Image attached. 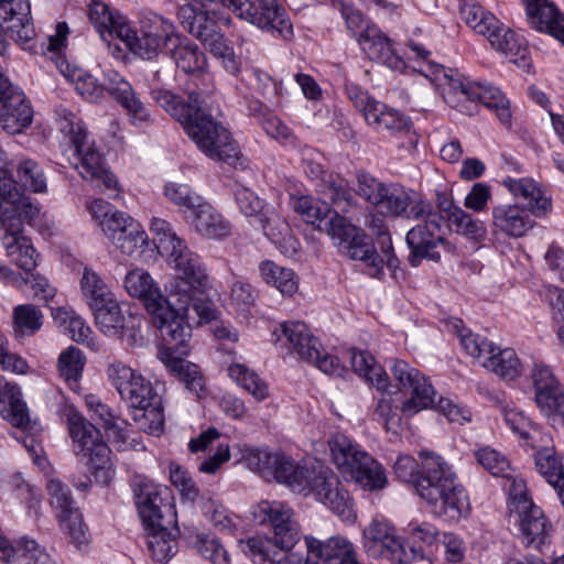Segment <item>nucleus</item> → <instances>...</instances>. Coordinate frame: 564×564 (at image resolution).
Listing matches in <instances>:
<instances>
[{"instance_id": "nucleus-1", "label": "nucleus", "mask_w": 564, "mask_h": 564, "mask_svg": "<svg viewBox=\"0 0 564 564\" xmlns=\"http://www.w3.org/2000/svg\"><path fill=\"white\" fill-rule=\"evenodd\" d=\"M151 96L183 126L186 134L206 156L229 164L238 159V144L230 132L202 107L199 93L188 90L186 102L163 88L153 89Z\"/></svg>"}, {"instance_id": "nucleus-2", "label": "nucleus", "mask_w": 564, "mask_h": 564, "mask_svg": "<svg viewBox=\"0 0 564 564\" xmlns=\"http://www.w3.org/2000/svg\"><path fill=\"white\" fill-rule=\"evenodd\" d=\"M419 458L421 468L415 490L430 511L447 521L466 517L470 511L469 499L452 466L434 452L421 451Z\"/></svg>"}, {"instance_id": "nucleus-3", "label": "nucleus", "mask_w": 564, "mask_h": 564, "mask_svg": "<svg viewBox=\"0 0 564 564\" xmlns=\"http://www.w3.org/2000/svg\"><path fill=\"white\" fill-rule=\"evenodd\" d=\"M288 487L296 494L312 496L344 521L356 520L354 501L348 490L334 470L319 462L296 465Z\"/></svg>"}, {"instance_id": "nucleus-4", "label": "nucleus", "mask_w": 564, "mask_h": 564, "mask_svg": "<svg viewBox=\"0 0 564 564\" xmlns=\"http://www.w3.org/2000/svg\"><path fill=\"white\" fill-rule=\"evenodd\" d=\"M257 517L269 522L273 536H254L247 542L249 554L258 563L280 564L285 552L295 547L300 541V529L293 520V511L280 501H261Z\"/></svg>"}, {"instance_id": "nucleus-5", "label": "nucleus", "mask_w": 564, "mask_h": 564, "mask_svg": "<svg viewBox=\"0 0 564 564\" xmlns=\"http://www.w3.org/2000/svg\"><path fill=\"white\" fill-rule=\"evenodd\" d=\"M65 415L75 454L86 460L97 484L108 485L115 469L111 451L101 440L99 430L73 406L66 409Z\"/></svg>"}, {"instance_id": "nucleus-6", "label": "nucleus", "mask_w": 564, "mask_h": 564, "mask_svg": "<svg viewBox=\"0 0 564 564\" xmlns=\"http://www.w3.org/2000/svg\"><path fill=\"white\" fill-rule=\"evenodd\" d=\"M165 257L169 265L175 271V275L165 285L167 302L184 310L193 294H205L210 288L207 269L200 257L185 242Z\"/></svg>"}, {"instance_id": "nucleus-7", "label": "nucleus", "mask_w": 564, "mask_h": 564, "mask_svg": "<svg viewBox=\"0 0 564 564\" xmlns=\"http://www.w3.org/2000/svg\"><path fill=\"white\" fill-rule=\"evenodd\" d=\"M325 230L338 251L351 260L365 263L366 272L372 278L383 274V258L376 251L371 239L347 218L338 213L324 221Z\"/></svg>"}, {"instance_id": "nucleus-8", "label": "nucleus", "mask_w": 564, "mask_h": 564, "mask_svg": "<svg viewBox=\"0 0 564 564\" xmlns=\"http://www.w3.org/2000/svg\"><path fill=\"white\" fill-rule=\"evenodd\" d=\"M509 522L518 527L522 543L528 547L539 550L550 540L551 524L529 497L523 480H513L510 485Z\"/></svg>"}, {"instance_id": "nucleus-9", "label": "nucleus", "mask_w": 564, "mask_h": 564, "mask_svg": "<svg viewBox=\"0 0 564 564\" xmlns=\"http://www.w3.org/2000/svg\"><path fill=\"white\" fill-rule=\"evenodd\" d=\"M138 510L148 531V547L151 556L158 562H166L177 551L175 536L163 525V505L161 490L152 485L141 488L138 496Z\"/></svg>"}, {"instance_id": "nucleus-10", "label": "nucleus", "mask_w": 564, "mask_h": 564, "mask_svg": "<svg viewBox=\"0 0 564 564\" xmlns=\"http://www.w3.org/2000/svg\"><path fill=\"white\" fill-rule=\"evenodd\" d=\"M118 39L135 55L143 59H152L159 55L164 47L178 40L174 25L154 13L143 15L139 26L120 24Z\"/></svg>"}, {"instance_id": "nucleus-11", "label": "nucleus", "mask_w": 564, "mask_h": 564, "mask_svg": "<svg viewBox=\"0 0 564 564\" xmlns=\"http://www.w3.org/2000/svg\"><path fill=\"white\" fill-rule=\"evenodd\" d=\"M203 294H193V299L184 310L167 302L159 326L162 337L181 352L185 354V347L192 336V328L208 323L216 318L217 311L213 303L202 297Z\"/></svg>"}, {"instance_id": "nucleus-12", "label": "nucleus", "mask_w": 564, "mask_h": 564, "mask_svg": "<svg viewBox=\"0 0 564 564\" xmlns=\"http://www.w3.org/2000/svg\"><path fill=\"white\" fill-rule=\"evenodd\" d=\"M409 219L420 223L406 234V243L411 249L409 262L417 267L423 258L438 261L441 256L435 250L438 245H444L442 236V215L434 210L431 203L420 198L410 209Z\"/></svg>"}, {"instance_id": "nucleus-13", "label": "nucleus", "mask_w": 564, "mask_h": 564, "mask_svg": "<svg viewBox=\"0 0 564 564\" xmlns=\"http://www.w3.org/2000/svg\"><path fill=\"white\" fill-rule=\"evenodd\" d=\"M405 54L409 59L424 63L425 68H421L420 72L441 91L447 104L454 106L462 99L470 100L469 90L475 87L476 83L467 80L455 69H446L442 65L432 64L429 59L431 52L424 45L411 40Z\"/></svg>"}, {"instance_id": "nucleus-14", "label": "nucleus", "mask_w": 564, "mask_h": 564, "mask_svg": "<svg viewBox=\"0 0 564 564\" xmlns=\"http://www.w3.org/2000/svg\"><path fill=\"white\" fill-rule=\"evenodd\" d=\"M231 10L240 19L283 40L293 36V26L278 0H231Z\"/></svg>"}, {"instance_id": "nucleus-15", "label": "nucleus", "mask_w": 564, "mask_h": 564, "mask_svg": "<svg viewBox=\"0 0 564 564\" xmlns=\"http://www.w3.org/2000/svg\"><path fill=\"white\" fill-rule=\"evenodd\" d=\"M390 370L399 386L410 390L409 397L400 408L402 414L413 416L423 410L434 408L436 393L423 372L400 359L391 360Z\"/></svg>"}, {"instance_id": "nucleus-16", "label": "nucleus", "mask_w": 564, "mask_h": 564, "mask_svg": "<svg viewBox=\"0 0 564 564\" xmlns=\"http://www.w3.org/2000/svg\"><path fill=\"white\" fill-rule=\"evenodd\" d=\"M362 547L370 557L387 558L398 564H408L413 557V553H408L404 550L395 528L380 519H373L364 529Z\"/></svg>"}, {"instance_id": "nucleus-17", "label": "nucleus", "mask_w": 564, "mask_h": 564, "mask_svg": "<svg viewBox=\"0 0 564 564\" xmlns=\"http://www.w3.org/2000/svg\"><path fill=\"white\" fill-rule=\"evenodd\" d=\"M33 110L22 90L0 72V127L9 134L21 133L30 127Z\"/></svg>"}, {"instance_id": "nucleus-18", "label": "nucleus", "mask_w": 564, "mask_h": 564, "mask_svg": "<svg viewBox=\"0 0 564 564\" xmlns=\"http://www.w3.org/2000/svg\"><path fill=\"white\" fill-rule=\"evenodd\" d=\"M107 375L120 397L128 401L133 409L149 405L154 398H161L154 392L150 381L121 361L110 364Z\"/></svg>"}, {"instance_id": "nucleus-19", "label": "nucleus", "mask_w": 564, "mask_h": 564, "mask_svg": "<svg viewBox=\"0 0 564 564\" xmlns=\"http://www.w3.org/2000/svg\"><path fill=\"white\" fill-rule=\"evenodd\" d=\"M76 154L75 169L79 175L90 182L100 192H118L117 177L109 170L104 154L87 140L74 148Z\"/></svg>"}, {"instance_id": "nucleus-20", "label": "nucleus", "mask_w": 564, "mask_h": 564, "mask_svg": "<svg viewBox=\"0 0 564 564\" xmlns=\"http://www.w3.org/2000/svg\"><path fill=\"white\" fill-rule=\"evenodd\" d=\"M123 286L130 296L144 302L159 327L169 308L167 293L163 295L151 274L142 268L130 269L124 276Z\"/></svg>"}, {"instance_id": "nucleus-21", "label": "nucleus", "mask_w": 564, "mask_h": 564, "mask_svg": "<svg viewBox=\"0 0 564 564\" xmlns=\"http://www.w3.org/2000/svg\"><path fill=\"white\" fill-rule=\"evenodd\" d=\"M247 467L259 474L263 479L289 486L296 465L282 453H272L267 449L248 448L243 455Z\"/></svg>"}, {"instance_id": "nucleus-22", "label": "nucleus", "mask_w": 564, "mask_h": 564, "mask_svg": "<svg viewBox=\"0 0 564 564\" xmlns=\"http://www.w3.org/2000/svg\"><path fill=\"white\" fill-rule=\"evenodd\" d=\"M105 85L106 91L127 111L132 124L141 127L150 122L151 115L148 108L123 76L110 69L105 73Z\"/></svg>"}, {"instance_id": "nucleus-23", "label": "nucleus", "mask_w": 564, "mask_h": 564, "mask_svg": "<svg viewBox=\"0 0 564 564\" xmlns=\"http://www.w3.org/2000/svg\"><path fill=\"white\" fill-rule=\"evenodd\" d=\"M85 404L90 412L91 419L99 422L104 427L108 438L120 451H126L129 447H135L134 440H130L129 424L119 417L107 404L95 394L85 397Z\"/></svg>"}, {"instance_id": "nucleus-24", "label": "nucleus", "mask_w": 564, "mask_h": 564, "mask_svg": "<svg viewBox=\"0 0 564 564\" xmlns=\"http://www.w3.org/2000/svg\"><path fill=\"white\" fill-rule=\"evenodd\" d=\"M0 20L9 23L10 36L23 47L35 39V29L31 21L29 0H0Z\"/></svg>"}, {"instance_id": "nucleus-25", "label": "nucleus", "mask_w": 564, "mask_h": 564, "mask_svg": "<svg viewBox=\"0 0 564 564\" xmlns=\"http://www.w3.org/2000/svg\"><path fill=\"white\" fill-rule=\"evenodd\" d=\"M252 225L259 226L264 236L284 254L292 256L299 250L300 243L292 235L288 220L273 206L264 208Z\"/></svg>"}, {"instance_id": "nucleus-26", "label": "nucleus", "mask_w": 564, "mask_h": 564, "mask_svg": "<svg viewBox=\"0 0 564 564\" xmlns=\"http://www.w3.org/2000/svg\"><path fill=\"white\" fill-rule=\"evenodd\" d=\"M357 42L370 59L381 62L392 69H403L404 62L397 55L390 39L375 24H367L357 36Z\"/></svg>"}, {"instance_id": "nucleus-27", "label": "nucleus", "mask_w": 564, "mask_h": 564, "mask_svg": "<svg viewBox=\"0 0 564 564\" xmlns=\"http://www.w3.org/2000/svg\"><path fill=\"white\" fill-rule=\"evenodd\" d=\"M530 214L519 204H498L491 210V226L495 231L520 238L533 227Z\"/></svg>"}, {"instance_id": "nucleus-28", "label": "nucleus", "mask_w": 564, "mask_h": 564, "mask_svg": "<svg viewBox=\"0 0 564 564\" xmlns=\"http://www.w3.org/2000/svg\"><path fill=\"white\" fill-rule=\"evenodd\" d=\"M188 220L204 238L223 239L231 234L230 223L205 199L191 212Z\"/></svg>"}, {"instance_id": "nucleus-29", "label": "nucleus", "mask_w": 564, "mask_h": 564, "mask_svg": "<svg viewBox=\"0 0 564 564\" xmlns=\"http://www.w3.org/2000/svg\"><path fill=\"white\" fill-rule=\"evenodd\" d=\"M0 549V561L6 564H45L50 555L37 542L26 536L6 539Z\"/></svg>"}, {"instance_id": "nucleus-30", "label": "nucleus", "mask_w": 564, "mask_h": 564, "mask_svg": "<svg viewBox=\"0 0 564 564\" xmlns=\"http://www.w3.org/2000/svg\"><path fill=\"white\" fill-rule=\"evenodd\" d=\"M1 403H8V406L1 410L4 420H8L15 427L30 431L36 430L35 424L31 423L20 388L14 383L8 382L2 376H0V404Z\"/></svg>"}, {"instance_id": "nucleus-31", "label": "nucleus", "mask_w": 564, "mask_h": 564, "mask_svg": "<svg viewBox=\"0 0 564 564\" xmlns=\"http://www.w3.org/2000/svg\"><path fill=\"white\" fill-rule=\"evenodd\" d=\"M525 11L530 24L538 31L552 36H564V15L547 0H525Z\"/></svg>"}, {"instance_id": "nucleus-32", "label": "nucleus", "mask_w": 564, "mask_h": 564, "mask_svg": "<svg viewBox=\"0 0 564 564\" xmlns=\"http://www.w3.org/2000/svg\"><path fill=\"white\" fill-rule=\"evenodd\" d=\"M503 186L516 197L527 204V210L534 216H542L551 208V200L544 196L540 186L531 178L506 177Z\"/></svg>"}, {"instance_id": "nucleus-33", "label": "nucleus", "mask_w": 564, "mask_h": 564, "mask_svg": "<svg viewBox=\"0 0 564 564\" xmlns=\"http://www.w3.org/2000/svg\"><path fill=\"white\" fill-rule=\"evenodd\" d=\"M328 445L333 463L345 476H350L368 455L366 451L344 434L333 435Z\"/></svg>"}, {"instance_id": "nucleus-34", "label": "nucleus", "mask_w": 564, "mask_h": 564, "mask_svg": "<svg viewBox=\"0 0 564 564\" xmlns=\"http://www.w3.org/2000/svg\"><path fill=\"white\" fill-rule=\"evenodd\" d=\"M181 15L184 18L182 21L184 28L199 40L204 46L214 41V39H220L223 35L215 13L206 10H196L187 6L181 9Z\"/></svg>"}, {"instance_id": "nucleus-35", "label": "nucleus", "mask_w": 564, "mask_h": 564, "mask_svg": "<svg viewBox=\"0 0 564 564\" xmlns=\"http://www.w3.org/2000/svg\"><path fill=\"white\" fill-rule=\"evenodd\" d=\"M307 550L325 564H351L355 558L352 544L341 536H333L325 542L312 538L307 541Z\"/></svg>"}, {"instance_id": "nucleus-36", "label": "nucleus", "mask_w": 564, "mask_h": 564, "mask_svg": "<svg viewBox=\"0 0 564 564\" xmlns=\"http://www.w3.org/2000/svg\"><path fill=\"white\" fill-rule=\"evenodd\" d=\"M281 330L292 349L303 360L312 361V358L317 356V350L322 348L318 338L302 322H284L281 324Z\"/></svg>"}, {"instance_id": "nucleus-37", "label": "nucleus", "mask_w": 564, "mask_h": 564, "mask_svg": "<svg viewBox=\"0 0 564 564\" xmlns=\"http://www.w3.org/2000/svg\"><path fill=\"white\" fill-rule=\"evenodd\" d=\"M158 356L165 367L186 384L187 389L196 394H199L205 389L204 378L196 365L176 357L171 347L161 348Z\"/></svg>"}, {"instance_id": "nucleus-38", "label": "nucleus", "mask_w": 564, "mask_h": 564, "mask_svg": "<svg viewBox=\"0 0 564 564\" xmlns=\"http://www.w3.org/2000/svg\"><path fill=\"white\" fill-rule=\"evenodd\" d=\"M487 39L492 47L505 54L510 62L521 67L529 65L528 47L523 40L510 29L505 28L501 22L498 30L491 32Z\"/></svg>"}, {"instance_id": "nucleus-39", "label": "nucleus", "mask_w": 564, "mask_h": 564, "mask_svg": "<svg viewBox=\"0 0 564 564\" xmlns=\"http://www.w3.org/2000/svg\"><path fill=\"white\" fill-rule=\"evenodd\" d=\"M412 192L405 191L394 184H387L376 205L378 212L384 216L402 217L409 219L410 209L417 203Z\"/></svg>"}, {"instance_id": "nucleus-40", "label": "nucleus", "mask_w": 564, "mask_h": 564, "mask_svg": "<svg viewBox=\"0 0 564 564\" xmlns=\"http://www.w3.org/2000/svg\"><path fill=\"white\" fill-rule=\"evenodd\" d=\"M348 357L356 373L365 378L378 390L388 391L390 387L389 376L383 368L377 364L370 352L351 348L348 351Z\"/></svg>"}, {"instance_id": "nucleus-41", "label": "nucleus", "mask_w": 564, "mask_h": 564, "mask_svg": "<svg viewBox=\"0 0 564 564\" xmlns=\"http://www.w3.org/2000/svg\"><path fill=\"white\" fill-rule=\"evenodd\" d=\"M259 272L265 284L275 288L284 296H293L299 291V276L290 268L264 260L259 264Z\"/></svg>"}, {"instance_id": "nucleus-42", "label": "nucleus", "mask_w": 564, "mask_h": 564, "mask_svg": "<svg viewBox=\"0 0 564 564\" xmlns=\"http://www.w3.org/2000/svg\"><path fill=\"white\" fill-rule=\"evenodd\" d=\"M55 323L67 333L73 340L85 344L88 347L96 349L97 345L93 338L91 328L85 321L77 315L73 310L66 307H57L52 312Z\"/></svg>"}, {"instance_id": "nucleus-43", "label": "nucleus", "mask_w": 564, "mask_h": 564, "mask_svg": "<svg viewBox=\"0 0 564 564\" xmlns=\"http://www.w3.org/2000/svg\"><path fill=\"white\" fill-rule=\"evenodd\" d=\"M469 101H478L487 108L495 110L501 123L508 127L511 124L510 102L497 87L476 83L475 87L469 90Z\"/></svg>"}, {"instance_id": "nucleus-44", "label": "nucleus", "mask_w": 564, "mask_h": 564, "mask_svg": "<svg viewBox=\"0 0 564 564\" xmlns=\"http://www.w3.org/2000/svg\"><path fill=\"white\" fill-rule=\"evenodd\" d=\"M459 12L465 23L477 34L487 37L499 28L500 21L476 0H460Z\"/></svg>"}, {"instance_id": "nucleus-45", "label": "nucleus", "mask_w": 564, "mask_h": 564, "mask_svg": "<svg viewBox=\"0 0 564 564\" xmlns=\"http://www.w3.org/2000/svg\"><path fill=\"white\" fill-rule=\"evenodd\" d=\"M91 311L97 327L107 336L119 335L130 314H133L130 311L126 314L115 296Z\"/></svg>"}, {"instance_id": "nucleus-46", "label": "nucleus", "mask_w": 564, "mask_h": 564, "mask_svg": "<svg viewBox=\"0 0 564 564\" xmlns=\"http://www.w3.org/2000/svg\"><path fill=\"white\" fill-rule=\"evenodd\" d=\"M87 7L89 21L104 40L106 34L118 37L119 25L128 24L124 17L115 13L102 0H89Z\"/></svg>"}, {"instance_id": "nucleus-47", "label": "nucleus", "mask_w": 564, "mask_h": 564, "mask_svg": "<svg viewBox=\"0 0 564 564\" xmlns=\"http://www.w3.org/2000/svg\"><path fill=\"white\" fill-rule=\"evenodd\" d=\"M367 123L377 131L387 130L391 133L409 131L412 127V122L408 117L381 102L373 106Z\"/></svg>"}, {"instance_id": "nucleus-48", "label": "nucleus", "mask_w": 564, "mask_h": 564, "mask_svg": "<svg viewBox=\"0 0 564 564\" xmlns=\"http://www.w3.org/2000/svg\"><path fill=\"white\" fill-rule=\"evenodd\" d=\"M171 45H173L172 56L175 64L183 72L195 73L204 69L206 57L196 44L178 36V40H174Z\"/></svg>"}, {"instance_id": "nucleus-49", "label": "nucleus", "mask_w": 564, "mask_h": 564, "mask_svg": "<svg viewBox=\"0 0 564 564\" xmlns=\"http://www.w3.org/2000/svg\"><path fill=\"white\" fill-rule=\"evenodd\" d=\"M228 376L259 402L265 400L270 394L267 382L243 364H231L228 367Z\"/></svg>"}, {"instance_id": "nucleus-50", "label": "nucleus", "mask_w": 564, "mask_h": 564, "mask_svg": "<svg viewBox=\"0 0 564 564\" xmlns=\"http://www.w3.org/2000/svg\"><path fill=\"white\" fill-rule=\"evenodd\" d=\"M85 362V356L74 346L62 351L58 357L57 367L59 376L64 379L69 389L75 392L80 388L79 380L83 375Z\"/></svg>"}, {"instance_id": "nucleus-51", "label": "nucleus", "mask_w": 564, "mask_h": 564, "mask_svg": "<svg viewBox=\"0 0 564 564\" xmlns=\"http://www.w3.org/2000/svg\"><path fill=\"white\" fill-rule=\"evenodd\" d=\"M80 291L87 305L93 310L113 297V294L100 275L90 268H84Z\"/></svg>"}, {"instance_id": "nucleus-52", "label": "nucleus", "mask_w": 564, "mask_h": 564, "mask_svg": "<svg viewBox=\"0 0 564 564\" xmlns=\"http://www.w3.org/2000/svg\"><path fill=\"white\" fill-rule=\"evenodd\" d=\"M318 170L323 175L322 184L318 185L319 192L340 210H346L352 199L347 181L338 174L328 173L321 167Z\"/></svg>"}, {"instance_id": "nucleus-53", "label": "nucleus", "mask_w": 564, "mask_h": 564, "mask_svg": "<svg viewBox=\"0 0 564 564\" xmlns=\"http://www.w3.org/2000/svg\"><path fill=\"white\" fill-rule=\"evenodd\" d=\"M349 477L368 490H380L388 484L383 467L369 454Z\"/></svg>"}, {"instance_id": "nucleus-54", "label": "nucleus", "mask_w": 564, "mask_h": 564, "mask_svg": "<svg viewBox=\"0 0 564 564\" xmlns=\"http://www.w3.org/2000/svg\"><path fill=\"white\" fill-rule=\"evenodd\" d=\"M534 468L547 484L555 487L564 477V466L555 448H543L533 454Z\"/></svg>"}, {"instance_id": "nucleus-55", "label": "nucleus", "mask_w": 564, "mask_h": 564, "mask_svg": "<svg viewBox=\"0 0 564 564\" xmlns=\"http://www.w3.org/2000/svg\"><path fill=\"white\" fill-rule=\"evenodd\" d=\"M290 203L293 210L312 226L323 229L322 224L329 214L327 204L315 200L308 195H291Z\"/></svg>"}, {"instance_id": "nucleus-56", "label": "nucleus", "mask_w": 564, "mask_h": 564, "mask_svg": "<svg viewBox=\"0 0 564 564\" xmlns=\"http://www.w3.org/2000/svg\"><path fill=\"white\" fill-rule=\"evenodd\" d=\"M485 368L505 380H513L521 375V362L510 348H497Z\"/></svg>"}, {"instance_id": "nucleus-57", "label": "nucleus", "mask_w": 564, "mask_h": 564, "mask_svg": "<svg viewBox=\"0 0 564 564\" xmlns=\"http://www.w3.org/2000/svg\"><path fill=\"white\" fill-rule=\"evenodd\" d=\"M138 427L149 434H159L163 430L164 415L161 398H154L151 404L134 408L132 414Z\"/></svg>"}, {"instance_id": "nucleus-58", "label": "nucleus", "mask_w": 564, "mask_h": 564, "mask_svg": "<svg viewBox=\"0 0 564 564\" xmlns=\"http://www.w3.org/2000/svg\"><path fill=\"white\" fill-rule=\"evenodd\" d=\"M534 401L540 411L552 422L564 421V390L562 383L534 393Z\"/></svg>"}, {"instance_id": "nucleus-59", "label": "nucleus", "mask_w": 564, "mask_h": 564, "mask_svg": "<svg viewBox=\"0 0 564 564\" xmlns=\"http://www.w3.org/2000/svg\"><path fill=\"white\" fill-rule=\"evenodd\" d=\"M446 220L458 235L476 241H481L486 238L487 229L485 224L462 207L455 210Z\"/></svg>"}, {"instance_id": "nucleus-60", "label": "nucleus", "mask_w": 564, "mask_h": 564, "mask_svg": "<svg viewBox=\"0 0 564 564\" xmlns=\"http://www.w3.org/2000/svg\"><path fill=\"white\" fill-rule=\"evenodd\" d=\"M458 336L465 351L485 368L497 350L494 343L468 329H462Z\"/></svg>"}, {"instance_id": "nucleus-61", "label": "nucleus", "mask_w": 564, "mask_h": 564, "mask_svg": "<svg viewBox=\"0 0 564 564\" xmlns=\"http://www.w3.org/2000/svg\"><path fill=\"white\" fill-rule=\"evenodd\" d=\"M65 76L74 85L75 90L86 100L97 102L104 98L106 85L99 84L91 74L76 68Z\"/></svg>"}, {"instance_id": "nucleus-62", "label": "nucleus", "mask_w": 564, "mask_h": 564, "mask_svg": "<svg viewBox=\"0 0 564 564\" xmlns=\"http://www.w3.org/2000/svg\"><path fill=\"white\" fill-rule=\"evenodd\" d=\"M48 501L55 511V517H65L76 510L70 490L57 478H50L46 484Z\"/></svg>"}, {"instance_id": "nucleus-63", "label": "nucleus", "mask_w": 564, "mask_h": 564, "mask_svg": "<svg viewBox=\"0 0 564 564\" xmlns=\"http://www.w3.org/2000/svg\"><path fill=\"white\" fill-rule=\"evenodd\" d=\"M56 519L58 520L61 530L76 547L79 549L89 543L88 529L77 509L66 513L65 517H57Z\"/></svg>"}, {"instance_id": "nucleus-64", "label": "nucleus", "mask_w": 564, "mask_h": 564, "mask_svg": "<svg viewBox=\"0 0 564 564\" xmlns=\"http://www.w3.org/2000/svg\"><path fill=\"white\" fill-rule=\"evenodd\" d=\"M18 181L34 193L46 189V180L39 164L31 159H23L17 165Z\"/></svg>"}]
</instances>
